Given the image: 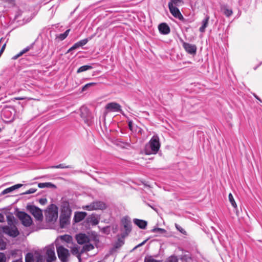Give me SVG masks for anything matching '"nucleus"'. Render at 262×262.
Masks as SVG:
<instances>
[{
    "label": "nucleus",
    "mask_w": 262,
    "mask_h": 262,
    "mask_svg": "<svg viewBox=\"0 0 262 262\" xmlns=\"http://www.w3.org/2000/svg\"><path fill=\"white\" fill-rule=\"evenodd\" d=\"M27 209L37 220H42L43 215L40 209L33 205L28 206Z\"/></svg>",
    "instance_id": "1a4fd4ad"
},
{
    "label": "nucleus",
    "mask_w": 262,
    "mask_h": 262,
    "mask_svg": "<svg viewBox=\"0 0 262 262\" xmlns=\"http://www.w3.org/2000/svg\"><path fill=\"white\" fill-rule=\"evenodd\" d=\"M17 99H18V100H23L24 99L23 98H18Z\"/></svg>",
    "instance_id": "bf43d9fd"
},
{
    "label": "nucleus",
    "mask_w": 262,
    "mask_h": 262,
    "mask_svg": "<svg viewBox=\"0 0 262 262\" xmlns=\"http://www.w3.org/2000/svg\"><path fill=\"white\" fill-rule=\"evenodd\" d=\"M229 200L230 202L231 203L232 206L234 208H236L237 207V205L236 204V202L233 198V196L232 194L230 193L228 195Z\"/></svg>",
    "instance_id": "473e14b6"
},
{
    "label": "nucleus",
    "mask_w": 262,
    "mask_h": 262,
    "mask_svg": "<svg viewBox=\"0 0 262 262\" xmlns=\"http://www.w3.org/2000/svg\"><path fill=\"white\" fill-rule=\"evenodd\" d=\"M7 257L5 253L0 252V262H6Z\"/></svg>",
    "instance_id": "79ce46f5"
},
{
    "label": "nucleus",
    "mask_w": 262,
    "mask_h": 262,
    "mask_svg": "<svg viewBox=\"0 0 262 262\" xmlns=\"http://www.w3.org/2000/svg\"><path fill=\"white\" fill-rule=\"evenodd\" d=\"M58 257L61 262H69L71 254L70 251L64 246L59 245H56Z\"/></svg>",
    "instance_id": "7ed1b4c3"
},
{
    "label": "nucleus",
    "mask_w": 262,
    "mask_h": 262,
    "mask_svg": "<svg viewBox=\"0 0 262 262\" xmlns=\"http://www.w3.org/2000/svg\"><path fill=\"white\" fill-rule=\"evenodd\" d=\"M2 229L5 234L12 237H16L19 234V232L15 225L3 226Z\"/></svg>",
    "instance_id": "0eeeda50"
},
{
    "label": "nucleus",
    "mask_w": 262,
    "mask_h": 262,
    "mask_svg": "<svg viewBox=\"0 0 262 262\" xmlns=\"http://www.w3.org/2000/svg\"><path fill=\"white\" fill-rule=\"evenodd\" d=\"M5 217L4 215L0 213V223H3L4 222Z\"/></svg>",
    "instance_id": "8fccbe9b"
},
{
    "label": "nucleus",
    "mask_w": 262,
    "mask_h": 262,
    "mask_svg": "<svg viewBox=\"0 0 262 262\" xmlns=\"http://www.w3.org/2000/svg\"><path fill=\"white\" fill-rule=\"evenodd\" d=\"M261 64V63L259 64L258 65H257V66L255 67L253 69L254 70H256L257 69V68Z\"/></svg>",
    "instance_id": "4d7b16f0"
},
{
    "label": "nucleus",
    "mask_w": 262,
    "mask_h": 262,
    "mask_svg": "<svg viewBox=\"0 0 262 262\" xmlns=\"http://www.w3.org/2000/svg\"><path fill=\"white\" fill-rule=\"evenodd\" d=\"M90 223L92 225H96L99 223V220L95 217H92L91 219Z\"/></svg>",
    "instance_id": "a19ab883"
},
{
    "label": "nucleus",
    "mask_w": 262,
    "mask_h": 262,
    "mask_svg": "<svg viewBox=\"0 0 262 262\" xmlns=\"http://www.w3.org/2000/svg\"><path fill=\"white\" fill-rule=\"evenodd\" d=\"M168 262H178V259L176 258H171L169 260Z\"/></svg>",
    "instance_id": "3c124183"
},
{
    "label": "nucleus",
    "mask_w": 262,
    "mask_h": 262,
    "mask_svg": "<svg viewBox=\"0 0 262 262\" xmlns=\"http://www.w3.org/2000/svg\"><path fill=\"white\" fill-rule=\"evenodd\" d=\"M83 209L89 211L94 210L93 202L91 203L90 205L85 206L83 207Z\"/></svg>",
    "instance_id": "ea45409f"
},
{
    "label": "nucleus",
    "mask_w": 262,
    "mask_h": 262,
    "mask_svg": "<svg viewBox=\"0 0 262 262\" xmlns=\"http://www.w3.org/2000/svg\"><path fill=\"white\" fill-rule=\"evenodd\" d=\"M144 262H158V261L156 260V259H154V258L149 257V258H146L145 259Z\"/></svg>",
    "instance_id": "a18cd8bd"
},
{
    "label": "nucleus",
    "mask_w": 262,
    "mask_h": 262,
    "mask_svg": "<svg viewBox=\"0 0 262 262\" xmlns=\"http://www.w3.org/2000/svg\"><path fill=\"white\" fill-rule=\"evenodd\" d=\"M222 11L223 12V13L227 17L230 16L232 14V13H233L232 10L231 9H228L226 7H224L222 8Z\"/></svg>",
    "instance_id": "c756f323"
},
{
    "label": "nucleus",
    "mask_w": 262,
    "mask_h": 262,
    "mask_svg": "<svg viewBox=\"0 0 262 262\" xmlns=\"http://www.w3.org/2000/svg\"><path fill=\"white\" fill-rule=\"evenodd\" d=\"M90 39H91V37L89 38H85L84 39L78 41V43L80 47H82L85 45Z\"/></svg>",
    "instance_id": "c9c22d12"
},
{
    "label": "nucleus",
    "mask_w": 262,
    "mask_h": 262,
    "mask_svg": "<svg viewBox=\"0 0 262 262\" xmlns=\"http://www.w3.org/2000/svg\"><path fill=\"white\" fill-rule=\"evenodd\" d=\"M123 238L121 237L118 239V241L114 244V247L112 249V251H116L124 245V241Z\"/></svg>",
    "instance_id": "412c9836"
},
{
    "label": "nucleus",
    "mask_w": 262,
    "mask_h": 262,
    "mask_svg": "<svg viewBox=\"0 0 262 262\" xmlns=\"http://www.w3.org/2000/svg\"><path fill=\"white\" fill-rule=\"evenodd\" d=\"M5 2H8L9 3H11L13 2V0H4Z\"/></svg>",
    "instance_id": "13d9d810"
},
{
    "label": "nucleus",
    "mask_w": 262,
    "mask_h": 262,
    "mask_svg": "<svg viewBox=\"0 0 262 262\" xmlns=\"http://www.w3.org/2000/svg\"><path fill=\"white\" fill-rule=\"evenodd\" d=\"M36 190H37L36 189L31 188L29 189V190H28L27 191H26L25 192H24V194H29L33 193L35 192L36 191Z\"/></svg>",
    "instance_id": "37998d69"
},
{
    "label": "nucleus",
    "mask_w": 262,
    "mask_h": 262,
    "mask_svg": "<svg viewBox=\"0 0 262 262\" xmlns=\"http://www.w3.org/2000/svg\"><path fill=\"white\" fill-rule=\"evenodd\" d=\"M45 258L46 262H53L56 259L55 249L53 245L47 246L45 248Z\"/></svg>",
    "instance_id": "39448f33"
},
{
    "label": "nucleus",
    "mask_w": 262,
    "mask_h": 262,
    "mask_svg": "<svg viewBox=\"0 0 262 262\" xmlns=\"http://www.w3.org/2000/svg\"><path fill=\"white\" fill-rule=\"evenodd\" d=\"M132 124H133V122L131 121L128 122V127H129V128L130 130L133 129V128H132Z\"/></svg>",
    "instance_id": "603ef678"
},
{
    "label": "nucleus",
    "mask_w": 262,
    "mask_h": 262,
    "mask_svg": "<svg viewBox=\"0 0 262 262\" xmlns=\"http://www.w3.org/2000/svg\"><path fill=\"white\" fill-rule=\"evenodd\" d=\"M96 84V83H95V82L88 83L85 84L84 86H82V89H81V91L82 92L85 91L88 89H89L90 87L95 85Z\"/></svg>",
    "instance_id": "f704fd0d"
},
{
    "label": "nucleus",
    "mask_w": 262,
    "mask_h": 262,
    "mask_svg": "<svg viewBox=\"0 0 262 262\" xmlns=\"http://www.w3.org/2000/svg\"><path fill=\"white\" fill-rule=\"evenodd\" d=\"M70 29H68L63 33L56 35V38H58L60 40H64L68 35Z\"/></svg>",
    "instance_id": "cd10ccee"
},
{
    "label": "nucleus",
    "mask_w": 262,
    "mask_h": 262,
    "mask_svg": "<svg viewBox=\"0 0 262 262\" xmlns=\"http://www.w3.org/2000/svg\"><path fill=\"white\" fill-rule=\"evenodd\" d=\"M168 8L170 12L174 17L184 23L186 21V19L184 18L177 7L168 6Z\"/></svg>",
    "instance_id": "9d476101"
},
{
    "label": "nucleus",
    "mask_w": 262,
    "mask_h": 262,
    "mask_svg": "<svg viewBox=\"0 0 262 262\" xmlns=\"http://www.w3.org/2000/svg\"><path fill=\"white\" fill-rule=\"evenodd\" d=\"M74 49H72V47H71L68 51L67 53H69L71 51H72V50H74Z\"/></svg>",
    "instance_id": "6e6d98bb"
},
{
    "label": "nucleus",
    "mask_w": 262,
    "mask_h": 262,
    "mask_svg": "<svg viewBox=\"0 0 262 262\" xmlns=\"http://www.w3.org/2000/svg\"><path fill=\"white\" fill-rule=\"evenodd\" d=\"M71 252L73 255H76L78 258L79 261L80 262L81 260V255L82 253H81V251L79 252V248L78 247H74L71 249Z\"/></svg>",
    "instance_id": "5701e85b"
},
{
    "label": "nucleus",
    "mask_w": 262,
    "mask_h": 262,
    "mask_svg": "<svg viewBox=\"0 0 262 262\" xmlns=\"http://www.w3.org/2000/svg\"><path fill=\"white\" fill-rule=\"evenodd\" d=\"M121 224L123 227L121 229V236L122 238H124L132 230L131 221L127 216H125L121 220Z\"/></svg>",
    "instance_id": "20e7f679"
},
{
    "label": "nucleus",
    "mask_w": 262,
    "mask_h": 262,
    "mask_svg": "<svg viewBox=\"0 0 262 262\" xmlns=\"http://www.w3.org/2000/svg\"><path fill=\"white\" fill-rule=\"evenodd\" d=\"M39 202L41 204L44 205L47 203V200L46 198H42L39 200Z\"/></svg>",
    "instance_id": "49530a36"
},
{
    "label": "nucleus",
    "mask_w": 262,
    "mask_h": 262,
    "mask_svg": "<svg viewBox=\"0 0 262 262\" xmlns=\"http://www.w3.org/2000/svg\"><path fill=\"white\" fill-rule=\"evenodd\" d=\"M17 216L21 221L22 224L25 226L29 227L32 224V221L30 216L25 212H18Z\"/></svg>",
    "instance_id": "6e6552de"
},
{
    "label": "nucleus",
    "mask_w": 262,
    "mask_h": 262,
    "mask_svg": "<svg viewBox=\"0 0 262 262\" xmlns=\"http://www.w3.org/2000/svg\"><path fill=\"white\" fill-rule=\"evenodd\" d=\"M33 44L27 47L24 49H23L21 51H20L18 54L15 55L12 59H16L17 58L23 55L24 53L27 52L29 51L31 49L33 48Z\"/></svg>",
    "instance_id": "b1692460"
},
{
    "label": "nucleus",
    "mask_w": 262,
    "mask_h": 262,
    "mask_svg": "<svg viewBox=\"0 0 262 262\" xmlns=\"http://www.w3.org/2000/svg\"><path fill=\"white\" fill-rule=\"evenodd\" d=\"M184 4L183 0H170L168 6L179 7Z\"/></svg>",
    "instance_id": "a878e982"
},
{
    "label": "nucleus",
    "mask_w": 262,
    "mask_h": 262,
    "mask_svg": "<svg viewBox=\"0 0 262 262\" xmlns=\"http://www.w3.org/2000/svg\"><path fill=\"white\" fill-rule=\"evenodd\" d=\"M159 137L157 135H154L150 139L148 143L145 145L144 148L145 154L147 155L156 154L160 147Z\"/></svg>",
    "instance_id": "f257e3e1"
},
{
    "label": "nucleus",
    "mask_w": 262,
    "mask_h": 262,
    "mask_svg": "<svg viewBox=\"0 0 262 262\" xmlns=\"http://www.w3.org/2000/svg\"><path fill=\"white\" fill-rule=\"evenodd\" d=\"M93 68L91 66L89 65H84L83 66L80 67L77 71V73H79L81 72H83L92 69Z\"/></svg>",
    "instance_id": "c85d7f7f"
},
{
    "label": "nucleus",
    "mask_w": 262,
    "mask_h": 262,
    "mask_svg": "<svg viewBox=\"0 0 262 262\" xmlns=\"http://www.w3.org/2000/svg\"><path fill=\"white\" fill-rule=\"evenodd\" d=\"M13 218L14 217L12 215L7 216V222L9 226H13Z\"/></svg>",
    "instance_id": "e433bc0d"
},
{
    "label": "nucleus",
    "mask_w": 262,
    "mask_h": 262,
    "mask_svg": "<svg viewBox=\"0 0 262 262\" xmlns=\"http://www.w3.org/2000/svg\"><path fill=\"white\" fill-rule=\"evenodd\" d=\"M72 214L71 209L70 207L69 204L68 203H63L61 206V214L71 216Z\"/></svg>",
    "instance_id": "2eb2a0df"
},
{
    "label": "nucleus",
    "mask_w": 262,
    "mask_h": 262,
    "mask_svg": "<svg viewBox=\"0 0 262 262\" xmlns=\"http://www.w3.org/2000/svg\"><path fill=\"white\" fill-rule=\"evenodd\" d=\"M152 232H159L161 233H164L166 232V230L164 229L160 228H155L151 230Z\"/></svg>",
    "instance_id": "58836bf2"
},
{
    "label": "nucleus",
    "mask_w": 262,
    "mask_h": 262,
    "mask_svg": "<svg viewBox=\"0 0 262 262\" xmlns=\"http://www.w3.org/2000/svg\"><path fill=\"white\" fill-rule=\"evenodd\" d=\"M7 243L3 237L0 236V250H4L6 248Z\"/></svg>",
    "instance_id": "72a5a7b5"
},
{
    "label": "nucleus",
    "mask_w": 262,
    "mask_h": 262,
    "mask_svg": "<svg viewBox=\"0 0 262 262\" xmlns=\"http://www.w3.org/2000/svg\"><path fill=\"white\" fill-rule=\"evenodd\" d=\"M93 203L94 210H103L106 208V205L103 202L94 201Z\"/></svg>",
    "instance_id": "6ab92c4d"
},
{
    "label": "nucleus",
    "mask_w": 262,
    "mask_h": 262,
    "mask_svg": "<svg viewBox=\"0 0 262 262\" xmlns=\"http://www.w3.org/2000/svg\"><path fill=\"white\" fill-rule=\"evenodd\" d=\"M12 262H23V261L21 259H17V260L13 261Z\"/></svg>",
    "instance_id": "5fc2aeb1"
},
{
    "label": "nucleus",
    "mask_w": 262,
    "mask_h": 262,
    "mask_svg": "<svg viewBox=\"0 0 262 262\" xmlns=\"http://www.w3.org/2000/svg\"><path fill=\"white\" fill-rule=\"evenodd\" d=\"M80 116L84 123L88 126H90L93 124V116L86 107H83L81 108Z\"/></svg>",
    "instance_id": "423d86ee"
},
{
    "label": "nucleus",
    "mask_w": 262,
    "mask_h": 262,
    "mask_svg": "<svg viewBox=\"0 0 262 262\" xmlns=\"http://www.w3.org/2000/svg\"><path fill=\"white\" fill-rule=\"evenodd\" d=\"M25 262H34L33 254L30 253H28L25 256Z\"/></svg>",
    "instance_id": "2f4dec72"
},
{
    "label": "nucleus",
    "mask_w": 262,
    "mask_h": 262,
    "mask_svg": "<svg viewBox=\"0 0 262 262\" xmlns=\"http://www.w3.org/2000/svg\"><path fill=\"white\" fill-rule=\"evenodd\" d=\"M94 248L93 245L90 243L85 244L81 250V253H83L85 252L90 251Z\"/></svg>",
    "instance_id": "bb28decb"
},
{
    "label": "nucleus",
    "mask_w": 262,
    "mask_h": 262,
    "mask_svg": "<svg viewBox=\"0 0 262 262\" xmlns=\"http://www.w3.org/2000/svg\"><path fill=\"white\" fill-rule=\"evenodd\" d=\"M58 207L55 204H51L45 212L46 221L48 223L55 222L58 217Z\"/></svg>",
    "instance_id": "f03ea898"
},
{
    "label": "nucleus",
    "mask_w": 262,
    "mask_h": 262,
    "mask_svg": "<svg viewBox=\"0 0 262 262\" xmlns=\"http://www.w3.org/2000/svg\"><path fill=\"white\" fill-rule=\"evenodd\" d=\"M52 168H71L72 167L71 165H66L65 164H60L57 165L52 166L51 167Z\"/></svg>",
    "instance_id": "7c9ffc66"
},
{
    "label": "nucleus",
    "mask_w": 262,
    "mask_h": 262,
    "mask_svg": "<svg viewBox=\"0 0 262 262\" xmlns=\"http://www.w3.org/2000/svg\"><path fill=\"white\" fill-rule=\"evenodd\" d=\"M209 19V16L207 15L205 18L202 20V26L199 28V31L201 32H204L206 28L207 27L208 25V21Z\"/></svg>",
    "instance_id": "4be33fe9"
},
{
    "label": "nucleus",
    "mask_w": 262,
    "mask_h": 262,
    "mask_svg": "<svg viewBox=\"0 0 262 262\" xmlns=\"http://www.w3.org/2000/svg\"><path fill=\"white\" fill-rule=\"evenodd\" d=\"M159 32L164 35L169 33L170 29L169 27L166 23H161L158 26Z\"/></svg>",
    "instance_id": "4468645a"
},
{
    "label": "nucleus",
    "mask_w": 262,
    "mask_h": 262,
    "mask_svg": "<svg viewBox=\"0 0 262 262\" xmlns=\"http://www.w3.org/2000/svg\"><path fill=\"white\" fill-rule=\"evenodd\" d=\"M86 215V213L85 212H80L76 213L74 215L75 222L76 223L80 222L85 218Z\"/></svg>",
    "instance_id": "aec40b11"
},
{
    "label": "nucleus",
    "mask_w": 262,
    "mask_h": 262,
    "mask_svg": "<svg viewBox=\"0 0 262 262\" xmlns=\"http://www.w3.org/2000/svg\"><path fill=\"white\" fill-rule=\"evenodd\" d=\"M183 47L189 54H195L196 53V47L195 45L183 42Z\"/></svg>",
    "instance_id": "9b49d317"
},
{
    "label": "nucleus",
    "mask_w": 262,
    "mask_h": 262,
    "mask_svg": "<svg viewBox=\"0 0 262 262\" xmlns=\"http://www.w3.org/2000/svg\"><path fill=\"white\" fill-rule=\"evenodd\" d=\"M254 96L256 99H257L260 102H262L261 100L255 94H254Z\"/></svg>",
    "instance_id": "864d4df0"
},
{
    "label": "nucleus",
    "mask_w": 262,
    "mask_h": 262,
    "mask_svg": "<svg viewBox=\"0 0 262 262\" xmlns=\"http://www.w3.org/2000/svg\"><path fill=\"white\" fill-rule=\"evenodd\" d=\"M38 186L40 188H56V186L52 184L51 182H46V183H38Z\"/></svg>",
    "instance_id": "393cba45"
},
{
    "label": "nucleus",
    "mask_w": 262,
    "mask_h": 262,
    "mask_svg": "<svg viewBox=\"0 0 262 262\" xmlns=\"http://www.w3.org/2000/svg\"><path fill=\"white\" fill-rule=\"evenodd\" d=\"M134 223L142 229H145L147 226V222L143 220L134 219L133 220Z\"/></svg>",
    "instance_id": "f3484780"
},
{
    "label": "nucleus",
    "mask_w": 262,
    "mask_h": 262,
    "mask_svg": "<svg viewBox=\"0 0 262 262\" xmlns=\"http://www.w3.org/2000/svg\"><path fill=\"white\" fill-rule=\"evenodd\" d=\"M80 47V46H79V45L78 44V42L75 43L72 47V49H76Z\"/></svg>",
    "instance_id": "09e8293b"
},
{
    "label": "nucleus",
    "mask_w": 262,
    "mask_h": 262,
    "mask_svg": "<svg viewBox=\"0 0 262 262\" xmlns=\"http://www.w3.org/2000/svg\"><path fill=\"white\" fill-rule=\"evenodd\" d=\"M46 259L45 257L43 255H39L37 257L36 262H45V259Z\"/></svg>",
    "instance_id": "c03bdc74"
},
{
    "label": "nucleus",
    "mask_w": 262,
    "mask_h": 262,
    "mask_svg": "<svg viewBox=\"0 0 262 262\" xmlns=\"http://www.w3.org/2000/svg\"><path fill=\"white\" fill-rule=\"evenodd\" d=\"M71 216L61 214L60 216V225L61 228L66 227L70 223Z\"/></svg>",
    "instance_id": "dca6fc26"
},
{
    "label": "nucleus",
    "mask_w": 262,
    "mask_h": 262,
    "mask_svg": "<svg viewBox=\"0 0 262 262\" xmlns=\"http://www.w3.org/2000/svg\"><path fill=\"white\" fill-rule=\"evenodd\" d=\"M147 241V239L144 241L143 242H142L141 243H140V244H138L137 246H136L134 249H136L138 247H139L140 246L144 245L146 243Z\"/></svg>",
    "instance_id": "de8ad7c7"
},
{
    "label": "nucleus",
    "mask_w": 262,
    "mask_h": 262,
    "mask_svg": "<svg viewBox=\"0 0 262 262\" xmlns=\"http://www.w3.org/2000/svg\"><path fill=\"white\" fill-rule=\"evenodd\" d=\"M105 108L110 112H119L121 111L120 105L116 102H111L107 104Z\"/></svg>",
    "instance_id": "f8f14e48"
},
{
    "label": "nucleus",
    "mask_w": 262,
    "mask_h": 262,
    "mask_svg": "<svg viewBox=\"0 0 262 262\" xmlns=\"http://www.w3.org/2000/svg\"><path fill=\"white\" fill-rule=\"evenodd\" d=\"M23 186V184H18L14 185L10 187L7 188L4 190L2 192V195H5L7 193H10L12 192L13 191L15 190V189H18L20 188Z\"/></svg>",
    "instance_id": "a211bd4d"
},
{
    "label": "nucleus",
    "mask_w": 262,
    "mask_h": 262,
    "mask_svg": "<svg viewBox=\"0 0 262 262\" xmlns=\"http://www.w3.org/2000/svg\"><path fill=\"white\" fill-rule=\"evenodd\" d=\"M175 227L177 228V229L178 231H179L181 233L185 234V235L186 234V232L185 231V230L180 225H179L178 224L176 223Z\"/></svg>",
    "instance_id": "4c0bfd02"
},
{
    "label": "nucleus",
    "mask_w": 262,
    "mask_h": 262,
    "mask_svg": "<svg viewBox=\"0 0 262 262\" xmlns=\"http://www.w3.org/2000/svg\"><path fill=\"white\" fill-rule=\"evenodd\" d=\"M77 243L79 244L82 245L89 242V237L85 234L80 233L76 237Z\"/></svg>",
    "instance_id": "ddd939ff"
}]
</instances>
